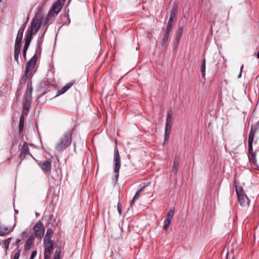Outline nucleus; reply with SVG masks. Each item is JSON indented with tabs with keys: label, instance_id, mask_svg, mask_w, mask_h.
<instances>
[{
	"label": "nucleus",
	"instance_id": "nucleus-8",
	"mask_svg": "<svg viewBox=\"0 0 259 259\" xmlns=\"http://www.w3.org/2000/svg\"><path fill=\"white\" fill-rule=\"evenodd\" d=\"M114 172L116 174L115 177L116 179L118 178L119 177V171L121 165V161L120 158L119 156V154L118 153V151L117 149H116L115 154H114Z\"/></svg>",
	"mask_w": 259,
	"mask_h": 259
},
{
	"label": "nucleus",
	"instance_id": "nucleus-19",
	"mask_svg": "<svg viewBox=\"0 0 259 259\" xmlns=\"http://www.w3.org/2000/svg\"><path fill=\"white\" fill-rule=\"evenodd\" d=\"M32 37L31 36V34H26L25 37V42L23 47V51H26L30 45Z\"/></svg>",
	"mask_w": 259,
	"mask_h": 259
},
{
	"label": "nucleus",
	"instance_id": "nucleus-32",
	"mask_svg": "<svg viewBox=\"0 0 259 259\" xmlns=\"http://www.w3.org/2000/svg\"><path fill=\"white\" fill-rule=\"evenodd\" d=\"M174 210L172 209H170L167 212L166 219H169V220H171V219L174 216Z\"/></svg>",
	"mask_w": 259,
	"mask_h": 259
},
{
	"label": "nucleus",
	"instance_id": "nucleus-12",
	"mask_svg": "<svg viewBox=\"0 0 259 259\" xmlns=\"http://www.w3.org/2000/svg\"><path fill=\"white\" fill-rule=\"evenodd\" d=\"M29 154V149L28 145L26 142H24L22 147L20 150V156L24 158L27 155Z\"/></svg>",
	"mask_w": 259,
	"mask_h": 259
},
{
	"label": "nucleus",
	"instance_id": "nucleus-44",
	"mask_svg": "<svg viewBox=\"0 0 259 259\" xmlns=\"http://www.w3.org/2000/svg\"><path fill=\"white\" fill-rule=\"evenodd\" d=\"M243 68V65H242L240 67V72H242Z\"/></svg>",
	"mask_w": 259,
	"mask_h": 259
},
{
	"label": "nucleus",
	"instance_id": "nucleus-36",
	"mask_svg": "<svg viewBox=\"0 0 259 259\" xmlns=\"http://www.w3.org/2000/svg\"><path fill=\"white\" fill-rule=\"evenodd\" d=\"M11 239V238H9L7 240H5V248L6 249H8L9 248V244H10L9 240Z\"/></svg>",
	"mask_w": 259,
	"mask_h": 259
},
{
	"label": "nucleus",
	"instance_id": "nucleus-17",
	"mask_svg": "<svg viewBox=\"0 0 259 259\" xmlns=\"http://www.w3.org/2000/svg\"><path fill=\"white\" fill-rule=\"evenodd\" d=\"M34 239V236L33 235H31L27 239L24 245V249L26 250H28L31 248L33 243Z\"/></svg>",
	"mask_w": 259,
	"mask_h": 259
},
{
	"label": "nucleus",
	"instance_id": "nucleus-22",
	"mask_svg": "<svg viewBox=\"0 0 259 259\" xmlns=\"http://www.w3.org/2000/svg\"><path fill=\"white\" fill-rule=\"evenodd\" d=\"M25 118L23 114L20 116L19 123V133H21L23 131V127L24 125Z\"/></svg>",
	"mask_w": 259,
	"mask_h": 259
},
{
	"label": "nucleus",
	"instance_id": "nucleus-24",
	"mask_svg": "<svg viewBox=\"0 0 259 259\" xmlns=\"http://www.w3.org/2000/svg\"><path fill=\"white\" fill-rule=\"evenodd\" d=\"M170 33L169 32L165 31V33L164 34L162 40V45L163 46L167 42L168 39L169 38V36L170 35Z\"/></svg>",
	"mask_w": 259,
	"mask_h": 259
},
{
	"label": "nucleus",
	"instance_id": "nucleus-46",
	"mask_svg": "<svg viewBox=\"0 0 259 259\" xmlns=\"http://www.w3.org/2000/svg\"><path fill=\"white\" fill-rule=\"evenodd\" d=\"M150 183L149 182L147 184H146L145 185H147V186H148L150 185Z\"/></svg>",
	"mask_w": 259,
	"mask_h": 259
},
{
	"label": "nucleus",
	"instance_id": "nucleus-43",
	"mask_svg": "<svg viewBox=\"0 0 259 259\" xmlns=\"http://www.w3.org/2000/svg\"><path fill=\"white\" fill-rule=\"evenodd\" d=\"M241 74H242V72H240V73L238 75V77L240 78L241 76Z\"/></svg>",
	"mask_w": 259,
	"mask_h": 259
},
{
	"label": "nucleus",
	"instance_id": "nucleus-41",
	"mask_svg": "<svg viewBox=\"0 0 259 259\" xmlns=\"http://www.w3.org/2000/svg\"><path fill=\"white\" fill-rule=\"evenodd\" d=\"M22 86H19L18 88V91H17V96H19V92H20V91L22 90Z\"/></svg>",
	"mask_w": 259,
	"mask_h": 259
},
{
	"label": "nucleus",
	"instance_id": "nucleus-2",
	"mask_svg": "<svg viewBox=\"0 0 259 259\" xmlns=\"http://www.w3.org/2000/svg\"><path fill=\"white\" fill-rule=\"evenodd\" d=\"M256 133V130L253 129L252 127L249 135H248V157L249 162L251 163L255 164L256 162V153L253 152V148H252V144H253V141L254 140V137L255 136Z\"/></svg>",
	"mask_w": 259,
	"mask_h": 259
},
{
	"label": "nucleus",
	"instance_id": "nucleus-5",
	"mask_svg": "<svg viewBox=\"0 0 259 259\" xmlns=\"http://www.w3.org/2000/svg\"><path fill=\"white\" fill-rule=\"evenodd\" d=\"M42 23V18H39L37 16H35L33 19L31 24V29L28 30L26 34H31L32 37L33 34H36L39 28H40Z\"/></svg>",
	"mask_w": 259,
	"mask_h": 259
},
{
	"label": "nucleus",
	"instance_id": "nucleus-39",
	"mask_svg": "<svg viewBox=\"0 0 259 259\" xmlns=\"http://www.w3.org/2000/svg\"><path fill=\"white\" fill-rule=\"evenodd\" d=\"M117 209H118V211L119 213V214H121V206L119 203H118L117 204Z\"/></svg>",
	"mask_w": 259,
	"mask_h": 259
},
{
	"label": "nucleus",
	"instance_id": "nucleus-45",
	"mask_svg": "<svg viewBox=\"0 0 259 259\" xmlns=\"http://www.w3.org/2000/svg\"><path fill=\"white\" fill-rule=\"evenodd\" d=\"M257 58H258V59H259V51H258V53H257Z\"/></svg>",
	"mask_w": 259,
	"mask_h": 259
},
{
	"label": "nucleus",
	"instance_id": "nucleus-9",
	"mask_svg": "<svg viewBox=\"0 0 259 259\" xmlns=\"http://www.w3.org/2000/svg\"><path fill=\"white\" fill-rule=\"evenodd\" d=\"M44 244V259H50L53 250V243Z\"/></svg>",
	"mask_w": 259,
	"mask_h": 259
},
{
	"label": "nucleus",
	"instance_id": "nucleus-13",
	"mask_svg": "<svg viewBox=\"0 0 259 259\" xmlns=\"http://www.w3.org/2000/svg\"><path fill=\"white\" fill-rule=\"evenodd\" d=\"M42 170L46 172H50L51 170V162L49 160H46L43 162L40 163Z\"/></svg>",
	"mask_w": 259,
	"mask_h": 259
},
{
	"label": "nucleus",
	"instance_id": "nucleus-33",
	"mask_svg": "<svg viewBox=\"0 0 259 259\" xmlns=\"http://www.w3.org/2000/svg\"><path fill=\"white\" fill-rule=\"evenodd\" d=\"M21 44L15 43L14 53H19L21 50Z\"/></svg>",
	"mask_w": 259,
	"mask_h": 259
},
{
	"label": "nucleus",
	"instance_id": "nucleus-3",
	"mask_svg": "<svg viewBox=\"0 0 259 259\" xmlns=\"http://www.w3.org/2000/svg\"><path fill=\"white\" fill-rule=\"evenodd\" d=\"M235 191L237 196L238 201L240 205L243 207L248 206L250 200L245 194L243 189L241 186L235 185Z\"/></svg>",
	"mask_w": 259,
	"mask_h": 259
},
{
	"label": "nucleus",
	"instance_id": "nucleus-28",
	"mask_svg": "<svg viewBox=\"0 0 259 259\" xmlns=\"http://www.w3.org/2000/svg\"><path fill=\"white\" fill-rule=\"evenodd\" d=\"M174 24L175 22L168 21L166 26V31L170 32L172 29Z\"/></svg>",
	"mask_w": 259,
	"mask_h": 259
},
{
	"label": "nucleus",
	"instance_id": "nucleus-38",
	"mask_svg": "<svg viewBox=\"0 0 259 259\" xmlns=\"http://www.w3.org/2000/svg\"><path fill=\"white\" fill-rule=\"evenodd\" d=\"M147 187V185H144L137 192L140 194L142 192L144 191V190Z\"/></svg>",
	"mask_w": 259,
	"mask_h": 259
},
{
	"label": "nucleus",
	"instance_id": "nucleus-29",
	"mask_svg": "<svg viewBox=\"0 0 259 259\" xmlns=\"http://www.w3.org/2000/svg\"><path fill=\"white\" fill-rule=\"evenodd\" d=\"M140 195V194L138 192L136 193L131 202V206H132L133 205H134L135 201L139 198Z\"/></svg>",
	"mask_w": 259,
	"mask_h": 259
},
{
	"label": "nucleus",
	"instance_id": "nucleus-1",
	"mask_svg": "<svg viewBox=\"0 0 259 259\" xmlns=\"http://www.w3.org/2000/svg\"><path fill=\"white\" fill-rule=\"evenodd\" d=\"M73 131V130L69 131L64 134L63 137L60 140L55 147L57 151L58 152L62 151L71 145Z\"/></svg>",
	"mask_w": 259,
	"mask_h": 259
},
{
	"label": "nucleus",
	"instance_id": "nucleus-18",
	"mask_svg": "<svg viewBox=\"0 0 259 259\" xmlns=\"http://www.w3.org/2000/svg\"><path fill=\"white\" fill-rule=\"evenodd\" d=\"M32 37L31 36V34H26L25 37V42L23 47V51H26L30 45Z\"/></svg>",
	"mask_w": 259,
	"mask_h": 259
},
{
	"label": "nucleus",
	"instance_id": "nucleus-25",
	"mask_svg": "<svg viewBox=\"0 0 259 259\" xmlns=\"http://www.w3.org/2000/svg\"><path fill=\"white\" fill-rule=\"evenodd\" d=\"M179 166V162L178 160L175 159L174 160V164L172 166V171L175 173V174H176L178 169V167Z\"/></svg>",
	"mask_w": 259,
	"mask_h": 259
},
{
	"label": "nucleus",
	"instance_id": "nucleus-26",
	"mask_svg": "<svg viewBox=\"0 0 259 259\" xmlns=\"http://www.w3.org/2000/svg\"><path fill=\"white\" fill-rule=\"evenodd\" d=\"M201 71L202 73V76L203 78H205V59H203L202 61L201 65Z\"/></svg>",
	"mask_w": 259,
	"mask_h": 259
},
{
	"label": "nucleus",
	"instance_id": "nucleus-34",
	"mask_svg": "<svg viewBox=\"0 0 259 259\" xmlns=\"http://www.w3.org/2000/svg\"><path fill=\"white\" fill-rule=\"evenodd\" d=\"M31 73V72L28 71L27 72V70H25L24 76L23 77V79L25 80H26L27 79L28 76L30 75Z\"/></svg>",
	"mask_w": 259,
	"mask_h": 259
},
{
	"label": "nucleus",
	"instance_id": "nucleus-10",
	"mask_svg": "<svg viewBox=\"0 0 259 259\" xmlns=\"http://www.w3.org/2000/svg\"><path fill=\"white\" fill-rule=\"evenodd\" d=\"M36 61L37 57L36 55H34L26 64L25 70H27V72L28 71L31 72L32 71Z\"/></svg>",
	"mask_w": 259,
	"mask_h": 259
},
{
	"label": "nucleus",
	"instance_id": "nucleus-42",
	"mask_svg": "<svg viewBox=\"0 0 259 259\" xmlns=\"http://www.w3.org/2000/svg\"><path fill=\"white\" fill-rule=\"evenodd\" d=\"M26 51H23V56L24 57V59L25 60L26 58Z\"/></svg>",
	"mask_w": 259,
	"mask_h": 259
},
{
	"label": "nucleus",
	"instance_id": "nucleus-21",
	"mask_svg": "<svg viewBox=\"0 0 259 259\" xmlns=\"http://www.w3.org/2000/svg\"><path fill=\"white\" fill-rule=\"evenodd\" d=\"M24 30V28H20L18 30V32L17 35V37H16V41H15V43L21 44L22 38L23 37Z\"/></svg>",
	"mask_w": 259,
	"mask_h": 259
},
{
	"label": "nucleus",
	"instance_id": "nucleus-31",
	"mask_svg": "<svg viewBox=\"0 0 259 259\" xmlns=\"http://www.w3.org/2000/svg\"><path fill=\"white\" fill-rule=\"evenodd\" d=\"M61 249L58 248L56 250L54 259H60Z\"/></svg>",
	"mask_w": 259,
	"mask_h": 259
},
{
	"label": "nucleus",
	"instance_id": "nucleus-23",
	"mask_svg": "<svg viewBox=\"0 0 259 259\" xmlns=\"http://www.w3.org/2000/svg\"><path fill=\"white\" fill-rule=\"evenodd\" d=\"M171 130L170 128H165L164 132V143H168L169 140V136L171 133Z\"/></svg>",
	"mask_w": 259,
	"mask_h": 259
},
{
	"label": "nucleus",
	"instance_id": "nucleus-11",
	"mask_svg": "<svg viewBox=\"0 0 259 259\" xmlns=\"http://www.w3.org/2000/svg\"><path fill=\"white\" fill-rule=\"evenodd\" d=\"M53 235V231L51 228H49L47 230V232L44 237V244H51L53 243L52 240V238Z\"/></svg>",
	"mask_w": 259,
	"mask_h": 259
},
{
	"label": "nucleus",
	"instance_id": "nucleus-14",
	"mask_svg": "<svg viewBox=\"0 0 259 259\" xmlns=\"http://www.w3.org/2000/svg\"><path fill=\"white\" fill-rule=\"evenodd\" d=\"M172 122V112L168 111L166 115L165 128L171 129Z\"/></svg>",
	"mask_w": 259,
	"mask_h": 259
},
{
	"label": "nucleus",
	"instance_id": "nucleus-15",
	"mask_svg": "<svg viewBox=\"0 0 259 259\" xmlns=\"http://www.w3.org/2000/svg\"><path fill=\"white\" fill-rule=\"evenodd\" d=\"M75 83V80H72L70 82L67 83L64 87H63L61 90L58 91L59 94H62L68 91L72 85Z\"/></svg>",
	"mask_w": 259,
	"mask_h": 259
},
{
	"label": "nucleus",
	"instance_id": "nucleus-47",
	"mask_svg": "<svg viewBox=\"0 0 259 259\" xmlns=\"http://www.w3.org/2000/svg\"><path fill=\"white\" fill-rule=\"evenodd\" d=\"M1 1V0H0V2Z\"/></svg>",
	"mask_w": 259,
	"mask_h": 259
},
{
	"label": "nucleus",
	"instance_id": "nucleus-27",
	"mask_svg": "<svg viewBox=\"0 0 259 259\" xmlns=\"http://www.w3.org/2000/svg\"><path fill=\"white\" fill-rule=\"evenodd\" d=\"M183 32V27L182 26H181L179 28V29H178V30L177 31L176 39H177L178 41H179L180 39V38L182 35Z\"/></svg>",
	"mask_w": 259,
	"mask_h": 259
},
{
	"label": "nucleus",
	"instance_id": "nucleus-6",
	"mask_svg": "<svg viewBox=\"0 0 259 259\" xmlns=\"http://www.w3.org/2000/svg\"><path fill=\"white\" fill-rule=\"evenodd\" d=\"M34 237L41 238L43 237L45 233V227L43 224L38 221L33 227Z\"/></svg>",
	"mask_w": 259,
	"mask_h": 259
},
{
	"label": "nucleus",
	"instance_id": "nucleus-35",
	"mask_svg": "<svg viewBox=\"0 0 259 259\" xmlns=\"http://www.w3.org/2000/svg\"><path fill=\"white\" fill-rule=\"evenodd\" d=\"M21 253V250H18L14 254L13 259H19Z\"/></svg>",
	"mask_w": 259,
	"mask_h": 259
},
{
	"label": "nucleus",
	"instance_id": "nucleus-16",
	"mask_svg": "<svg viewBox=\"0 0 259 259\" xmlns=\"http://www.w3.org/2000/svg\"><path fill=\"white\" fill-rule=\"evenodd\" d=\"M12 231V230L2 224H0V236H3Z\"/></svg>",
	"mask_w": 259,
	"mask_h": 259
},
{
	"label": "nucleus",
	"instance_id": "nucleus-4",
	"mask_svg": "<svg viewBox=\"0 0 259 259\" xmlns=\"http://www.w3.org/2000/svg\"><path fill=\"white\" fill-rule=\"evenodd\" d=\"M33 88L31 82H28L27 85V90L23 98V108L25 110H29L32 101V92Z\"/></svg>",
	"mask_w": 259,
	"mask_h": 259
},
{
	"label": "nucleus",
	"instance_id": "nucleus-7",
	"mask_svg": "<svg viewBox=\"0 0 259 259\" xmlns=\"http://www.w3.org/2000/svg\"><path fill=\"white\" fill-rule=\"evenodd\" d=\"M63 5L64 4L63 3H61L60 1H57L52 6L48 14V16L49 17H53L55 14H58L61 11Z\"/></svg>",
	"mask_w": 259,
	"mask_h": 259
},
{
	"label": "nucleus",
	"instance_id": "nucleus-37",
	"mask_svg": "<svg viewBox=\"0 0 259 259\" xmlns=\"http://www.w3.org/2000/svg\"><path fill=\"white\" fill-rule=\"evenodd\" d=\"M37 252L36 250H34L32 252L29 259H34L36 255Z\"/></svg>",
	"mask_w": 259,
	"mask_h": 259
},
{
	"label": "nucleus",
	"instance_id": "nucleus-40",
	"mask_svg": "<svg viewBox=\"0 0 259 259\" xmlns=\"http://www.w3.org/2000/svg\"><path fill=\"white\" fill-rule=\"evenodd\" d=\"M19 54V53H14V58L17 61H18Z\"/></svg>",
	"mask_w": 259,
	"mask_h": 259
},
{
	"label": "nucleus",
	"instance_id": "nucleus-20",
	"mask_svg": "<svg viewBox=\"0 0 259 259\" xmlns=\"http://www.w3.org/2000/svg\"><path fill=\"white\" fill-rule=\"evenodd\" d=\"M177 12L178 10L176 6H174L171 9L170 17L168 21L175 22V20L177 17Z\"/></svg>",
	"mask_w": 259,
	"mask_h": 259
},
{
	"label": "nucleus",
	"instance_id": "nucleus-30",
	"mask_svg": "<svg viewBox=\"0 0 259 259\" xmlns=\"http://www.w3.org/2000/svg\"><path fill=\"white\" fill-rule=\"evenodd\" d=\"M171 220L165 219L164 220L163 228L166 230L168 229L171 222Z\"/></svg>",
	"mask_w": 259,
	"mask_h": 259
}]
</instances>
